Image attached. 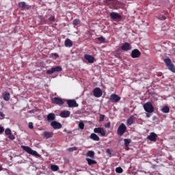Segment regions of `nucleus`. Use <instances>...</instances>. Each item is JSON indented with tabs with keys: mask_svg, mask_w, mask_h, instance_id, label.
I'll return each instance as SVG.
<instances>
[{
	"mask_svg": "<svg viewBox=\"0 0 175 175\" xmlns=\"http://www.w3.org/2000/svg\"><path fill=\"white\" fill-rule=\"evenodd\" d=\"M21 148H23V150H24V151L27 152V154H30V155H33V157H40V154H39V153H38V152L32 150V148H31L29 146H22Z\"/></svg>",
	"mask_w": 175,
	"mask_h": 175,
	"instance_id": "1",
	"label": "nucleus"
},
{
	"mask_svg": "<svg viewBox=\"0 0 175 175\" xmlns=\"http://www.w3.org/2000/svg\"><path fill=\"white\" fill-rule=\"evenodd\" d=\"M164 62L166 66L168 68L169 70H171V72L175 73V66L174 64L172 63V60L170 58H166L165 59H164Z\"/></svg>",
	"mask_w": 175,
	"mask_h": 175,
	"instance_id": "2",
	"label": "nucleus"
},
{
	"mask_svg": "<svg viewBox=\"0 0 175 175\" xmlns=\"http://www.w3.org/2000/svg\"><path fill=\"white\" fill-rule=\"evenodd\" d=\"M144 109L146 113H154V106H152V103L150 102L144 105Z\"/></svg>",
	"mask_w": 175,
	"mask_h": 175,
	"instance_id": "3",
	"label": "nucleus"
},
{
	"mask_svg": "<svg viewBox=\"0 0 175 175\" xmlns=\"http://www.w3.org/2000/svg\"><path fill=\"white\" fill-rule=\"evenodd\" d=\"M126 131V126L124 123H122L118 129V136H122Z\"/></svg>",
	"mask_w": 175,
	"mask_h": 175,
	"instance_id": "4",
	"label": "nucleus"
},
{
	"mask_svg": "<svg viewBox=\"0 0 175 175\" xmlns=\"http://www.w3.org/2000/svg\"><path fill=\"white\" fill-rule=\"evenodd\" d=\"M62 70V68L59 66L53 67L50 70H47L46 73V75H53V73H55V72H61Z\"/></svg>",
	"mask_w": 175,
	"mask_h": 175,
	"instance_id": "5",
	"label": "nucleus"
},
{
	"mask_svg": "<svg viewBox=\"0 0 175 175\" xmlns=\"http://www.w3.org/2000/svg\"><path fill=\"white\" fill-rule=\"evenodd\" d=\"M109 16L111 20H121L122 18L121 14L114 12H111L109 14Z\"/></svg>",
	"mask_w": 175,
	"mask_h": 175,
	"instance_id": "6",
	"label": "nucleus"
},
{
	"mask_svg": "<svg viewBox=\"0 0 175 175\" xmlns=\"http://www.w3.org/2000/svg\"><path fill=\"white\" fill-rule=\"evenodd\" d=\"M110 100L112 102V103H117L121 100V97L116 94H112L110 96Z\"/></svg>",
	"mask_w": 175,
	"mask_h": 175,
	"instance_id": "7",
	"label": "nucleus"
},
{
	"mask_svg": "<svg viewBox=\"0 0 175 175\" xmlns=\"http://www.w3.org/2000/svg\"><path fill=\"white\" fill-rule=\"evenodd\" d=\"M51 100L52 103H54L55 105H59V106H61L64 103V100L59 97H54Z\"/></svg>",
	"mask_w": 175,
	"mask_h": 175,
	"instance_id": "8",
	"label": "nucleus"
},
{
	"mask_svg": "<svg viewBox=\"0 0 175 175\" xmlns=\"http://www.w3.org/2000/svg\"><path fill=\"white\" fill-rule=\"evenodd\" d=\"M102 94H103V92L100 88H96L94 89L93 90L94 96H95L96 98H100V96H102Z\"/></svg>",
	"mask_w": 175,
	"mask_h": 175,
	"instance_id": "9",
	"label": "nucleus"
},
{
	"mask_svg": "<svg viewBox=\"0 0 175 175\" xmlns=\"http://www.w3.org/2000/svg\"><path fill=\"white\" fill-rule=\"evenodd\" d=\"M121 49L124 51H129V50H132V45L129 42H125L121 46Z\"/></svg>",
	"mask_w": 175,
	"mask_h": 175,
	"instance_id": "10",
	"label": "nucleus"
},
{
	"mask_svg": "<svg viewBox=\"0 0 175 175\" xmlns=\"http://www.w3.org/2000/svg\"><path fill=\"white\" fill-rule=\"evenodd\" d=\"M94 133H100L101 136H106V131H105V129L101 127L95 128L94 129Z\"/></svg>",
	"mask_w": 175,
	"mask_h": 175,
	"instance_id": "11",
	"label": "nucleus"
},
{
	"mask_svg": "<svg viewBox=\"0 0 175 175\" xmlns=\"http://www.w3.org/2000/svg\"><path fill=\"white\" fill-rule=\"evenodd\" d=\"M142 55V53L139 49H134L131 52L132 58H139Z\"/></svg>",
	"mask_w": 175,
	"mask_h": 175,
	"instance_id": "12",
	"label": "nucleus"
},
{
	"mask_svg": "<svg viewBox=\"0 0 175 175\" xmlns=\"http://www.w3.org/2000/svg\"><path fill=\"white\" fill-rule=\"evenodd\" d=\"M67 105L68 107H79V104H77L76 100H67Z\"/></svg>",
	"mask_w": 175,
	"mask_h": 175,
	"instance_id": "13",
	"label": "nucleus"
},
{
	"mask_svg": "<svg viewBox=\"0 0 175 175\" xmlns=\"http://www.w3.org/2000/svg\"><path fill=\"white\" fill-rule=\"evenodd\" d=\"M51 126H52L53 129H61V128H62V124L55 120L51 122Z\"/></svg>",
	"mask_w": 175,
	"mask_h": 175,
	"instance_id": "14",
	"label": "nucleus"
},
{
	"mask_svg": "<svg viewBox=\"0 0 175 175\" xmlns=\"http://www.w3.org/2000/svg\"><path fill=\"white\" fill-rule=\"evenodd\" d=\"M46 120L48 122H53L55 121V113H50L46 116Z\"/></svg>",
	"mask_w": 175,
	"mask_h": 175,
	"instance_id": "15",
	"label": "nucleus"
},
{
	"mask_svg": "<svg viewBox=\"0 0 175 175\" xmlns=\"http://www.w3.org/2000/svg\"><path fill=\"white\" fill-rule=\"evenodd\" d=\"M85 59L89 62V64H94V61H95V57L91 55L85 54L84 55Z\"/></svg>",
	"mask_w": 175,
	"mask_h": 175,
	"instance_id": "16",
	"label": "nucleus"
},
{
	"mask_svg": "<svg viewBox=\"0 0 175 175\" xmlns=\"http://www.w3.org/2000/svg\"><path fill=\"white\" fill-rule=\"evenodd\" d=\"M157 137H158V135L152 132L147 137V139L150 142H157Z\"/></svg>",
	"mask_w": 175,
	"mask_h": 175,
	"instance_id": "17",
	"label": "nucleus"
},
{
	"mask_svg": "<svg viewBox=\"0 0 175 175\" xmlns=\"http://www.w3.org/2000/svg\"><path fill=\"white\" fill-rule=\"evenodd\" d=\"M60 117L62 118H68L70 116V111H63L60 112Z\"/></svg>",
	"mask_w": 175,
	"mask_h": 175,
	"instance_id": "18",
	"label": "nucleus"
},
{
	"mask_svg": "<svg viewBox=\"0 0 175 175\" xmlns=\"http://www.w3.org/2000/svg\"><path fill=\"white\" fill-rule=\"evenodd\" d=\"M43 136L45 139H50V137H53L54 136V133L50 131H44L43 133Z\"/></svg>",
	"mask_w": 175,
	"mask_h": 175,
	"instance_id": "19",
	"label": "nucleus"
},
{
	"mask_svg": "<svg viewBox=\"0 0 175 175\" xmlns=\"http://www.w3.org/2000/svg\"><path fill=\"white\" fill-rule=\"evenodd\" d=\"M90 139H92V140H94V142H99V140H100V138H99L98 135L94 133L90 135Z\"/></svg>",
	"mask_w": 175,
	"mask_h": 175,
	"instance_id": "20",
	"label": "nucleus"
},
{
	"mask_svg": "<svg viewBox=\"0 0 175 175\" xmlns=\"http://www.w3.org/2000/svg\"><path fill=\"white\" fill-rule=\"evenodd\" d=\"M18 6L19 8H21L22 10H25V9H28V5H27V3L24 1L19 2Z\"/></svg>",
	"mask_w": 175,
	"mask_h": 175,
	"instance_id": "21",
	"label": "nucleus"
},
{
	"mask_svg": "<svg viewBox=\"0 0 175 175\" xmlns=\"http://www.w3.org/2000/svg\"><path fill=\"white\" fill-rule=\"evenodd\" d=\"M64 44L66 47H72V46H73V42H72V40H70V39L67 38L65 40Z\"/></svg>",
	"mask_w": 175,
	"mask_h": 175,
	"instance_id": "22",
	"label": "nucleus"
},
{
	"mask_svg": "<svg viewBox=\"0 0 175 175\" xmlns=\"http://www.w3.org/2000/svg\"><path fill=\"white\" fill-rule=\"evenodd\" d=\"M133 121H135V116H130L129 118L127 120L126 125L128 126H131V125L133 124Z\"/></svg>",
	"mask_w": 175,
	"mask_h": 175,
	"instance_id": "23",
	"label": "nucleus"
},
{
	"mask_svg": "<svg viewBox=\"0 0 175 175\" xmlns=\"http://www.w3.org/2000/svg\"><path fill=\"white\" fill-rule=\"evenodd\" d=\"M3 98L4 100H10V93L5 92L4 94H3Z\"/></svg>",
	"mask_w": 175,
	"mask_h": 175,
	"instance_id": "24",
	"label": "nucleus"
},
{
	"mask_svg": "<svg viewBox=\"0 0 175 175\" xmlns=\"http://www.w3.org/2000/svg\"><path fill=\"white\" fill-rule=\"evenodd\" d=\"M86 156L90 157V158H92V159H94V158H95V152L94 151L89 150L86 153Z\"/></svg>",
	"mask_w": 175,
	"mask_h": 175,
	"instance_id": "25",
	"label": "nucleus"
},
{
	"mask_svg": "<svg viewBox=\"0 0 175 175\" xmlns=\"http://www.w3.org/2000/svg\"><path fill=\"white\" fill-rule=\"evenodd\" d=\"M86 161L89 166H92V165H96V161L92 160L91 159L86 158Z\"/></svg>",
	"mask_w": 175,
	"mask_h": 175,
	"instance_id": "26",
	"label": "nucleus"
},
{
	"mask_svg": "<svg viewBox=\"0 0 175 175\" xmlns=\"http://www.w3.org/2000/svg\"><path fill=\"white\" fill-rule=\"evenodd\" d=\"M161 111L162 113H167L169 111H170V108H169L167 105H165L161 109Z\"/></svg>",
	"mask_w": 175,
	"mask_h": 175,
	"instance_id": "27",
	"label": "nucleus"
},
{
	"mask_svg": "<svg viewBox=\"0 0 175 175\" xmlns=\"http://www.w3.org/2000/svg\"><path fill=\"white\" fill-rule=\"evenodd\" d=\"M96 40H98V42H100V43H106V38H105V37H103V36L96 38Z\"/></svg>",
	"mask_w": 175,
	"mask_h": 175,
	"instance_id": "28",
	"label": "nucleus"
},
{
	"mask_svg": "<svg viewBox=\"0 0 175 175\" xmlns=\"http://www.w3.org/2000/svg\"><path fill=\"white\" fill-rule=\"evenodd\" d=\"M124 142L125 147H129V144H131V142H132V140L131 139H124Z\"/></svg>",
	"mask_w": 175,
	"mask_h": 175,
	"instance_id": "29",
	"label": "nucleus"
},
{
	"mask_svg": "<svg viewBox=\"0 0 175 175\" xmlns=\"http://www.w3.org/2000/svg\"><path fill=\"white\" fill-rule=\"evenodd\" d=\"M51 170H53V172H57L59 169V167H58V165H52L51 166Z\"/></svg>",
	"mask_w": 175,
	"mask_h": 175,
	"instance_id": "30",
	"label": "nucleus"
},
{
	"mask_svg": "<svg viewBox=\"0 0 175 175\" xmlns=\"http://www.w3.org/2000/svg\"><path fill=\"white\" fill-rule=\"evenodd\" d=\"M158 20H160L161 21H165V20H166V16H165L164 15H159L157 17Z\"/></svg>",
	"mask_w": 175,
	"mask_h": 175,
	"instance_id": "31",
	"label": "nucleus"
},
{
	"mask_svg": "<svg viewBox=\"0 0 175 175\" xmlns=\"http://www.w3.org/2000/svg\"><path fill=\"white\" fill-rule=\"evenodd\" d=\"M80 23V19H75L72 22V24L73 25H79Z\"/></svg>",
	"mask_w": 175,
	"mask_h": 175,
	"instance_id": "32",
	"label": "nucleus"
},
{
	"mask_svg": "<svg viewBox=\"0 0 175 175\" xmlns=\"http://www.w3.org/2000/svg\"><path fill=\"white\" fill-rule=\"evenodd\" d=\"M116 173L121 174L124 172V170H122V168L121 167H118L116 168Z\"/></svg>",
	"mask_w": 175,
	"mask_h": 175,
	"instance_id": "33",
	"label": "nucleus"
},
{
	"mask_svg": "<svg viewBox=\"0 0 175 175\" xmlns=\"http://www.w3.org/2000/svg\"><path fill=\"white\" fill-rule=\"evenodd\" d=\"M79 128L81 130L84 129V122L83 121L79 122Z\"/></svg>",
	"mask_w": 175,
	"mask_h": 175,
	"instance_id": "34",
	"label": "nucleus"
},
{
	"mask_svg": "<svg viewBox=\"0 0 175 175\" xmlns=\"http://www.w3.org/2000/svg\"><path fill=\"white\" fill-rule=\"evenodd\" d=\"M5 133L7 136H9V135L12 133V130H10V129H6L5 130Z\"/></svg>",
	"mask_w": 175,
	"mask_h": 175,
	"instance_id": "35",
	"label": "nucleus"
},
{
	"mask_svg": "<svg viewBox=\"0 0 175 175\" xmlns=\"http://www.w3.org/2000/svg\"><path fill=\"white\" fill-rule=\"evenodd\" d=\"M8 139H10V140H14V139H16V137L14 136V135H13L12 133L8 135Z\"/></svg>",
	"mask_w": 175,
	"mask_h": 175,
	"instance_id": "36",
	"label": "nucleus"
},
{
	"mask_svg": "<svg viewBox=\"0 0 175 175\" xmlns=\"http://www.w3.org/2000/svg\"><path fill=\"white\" fill-rule=\"evenodd\" d=\"M77 150V147H72V148H68V151H70V152H73V151H76Z\"/></svg>",
	"mask_w": 175,
	"mask_h": 175,
	"instance_id": "37",
	"label": "nucleus"
},
{
	"mask_svg": "<svg viewBox=\"0 0 175 175\" xmlns=\"http://www.w3.org/2000/svg\"><path fill=\"white\" fill-rule=\"evenodd\" d=\"M5 118V114H3V112H0V120H3Z\"/></svg>",
	"mask_w": 175,
	"mask_h": 175,
	"instance_id": "38",
	"label": "nucleus"
},
{
	"mask_svg": "<svg viewBox=\"0 0 175 175\" xmlns=\"http://www.w3.org/2000/svg\"><path fill=\"white\" fill-rule=\"evenodd\" d=\"M55 20V16H51V17H49V21H54Z\"/></svg>",
	"mask_w": 175,
	"mask_h": 175,
	"instance_id": "39",
	"label": "nucleus"
},
{
	"mask_svg": "<svg viewBox=\"0 0 175 175\" xmlns=\"http://www.w3.org/2000/svg\"><path fill=\"white\" fill-rule=\"evenodd\" d=\"M29 129H33V124L32 122L29 123Z\"/></svg>",
	"mask_w": 175,
	"mask_h": 175,
	"instance_id": "40",
	"label": "nucleus"
},
{
	"mask_svg": "<svg viewBox=\"0 0 175 175\" xmlns=\"http://www.w3.org/2000/svg\"><path fill=\"white\" fill-rule=\"evenodd\" d=\"M110 125H111V123H110V122H107V124H105L104 125V126H105V128L110 129Z\"/></svg>",
	"mask_w": 175,
	"mask_h": 175,
	"instance_id": "41",
	"label": "nucleus"
},
{
	"mask_svg": "<svg viewBox=\"0 0 175 175\" xmlns=\"http://www.w3.org/2000/svg\"><path fill=\"white\" fill-rule=\"evenodd\" d=\"M5 132V128L0 126V135L1 133H3Z\"/></svg>",
	"mask_w": 175,
	"mask_h": 175,
	"instance_id": "42",
	"label": "nucleus"
},
{
	"mask_svg": "<svg viewBox=\"0 0 175 175\" xmlns=\"http://www.w3.org/2000/svg\"><path fill=\"white\" fill-rule=\"evenodd\" d=\"M105 120V115H100V121L102 122Z\"/></svg>",
	"mask_w": 175,
	"mask_h": 175,
	"instance_id": "43",
	"label": "nucleus"
},
{
	"mask_svg": "<svg viewBox=\"0 0 175 175\" xmlns=\"http://www.w3.org/2000/svg\"><path fill=\"white\" fill-rule=\"evenodd\" d=\"M107 154H108V155H110V157H111V150H110V149H107Z\"/></svg>",
	"mask_w": 175,
	"mask_h": 175,
	"instance_id": "44",
	"label": "nucleus"
},
{
	"mask_svg": "<svg viewBox=\"0 0 175 175\" xmlns=\"http://www.w3.org/2000/svg\"><path fill=\"white\" fill-rule=\"evenodd\" d=\"M146 117H147L148 118H150L151 117V114H150V113H146Z\"/></svg>",
	"mask_w": 175,
	"mask_h": 175,
	"instance_id": "45",
	"label": "nucleus"
},
{
	"mask_svg": "<svg viewBox=\"0 0 175 175\" xmlns=\"http://www.w3.org/2000/svg\"><path fill=\"white\" fill-rule=\"evenodd\" d=\"M66 132H67V133H68V134H70V133H72V131H67L66 130H64Z\"/></svg>",
	"mask_w": 175,
	"mask_h": 175,
	"instance_id": "46",
	"label": "nucleus"
},
{
	"mask_svg": "<svg viewBox=\"0 0 175 175\" xmlns=\"http://www.w3.org/2000/svg\"><path fill=\"white\" fill-rule=\"evenodd\" d=\"M54 56H55V57H58V54L54 53Z\"/></svg>",
	"mask_w": 175,
	"mask_h": 175,
	"instance_id": "47",
	"label": "nucleus"
},
{
	"mask_svg": "<svg viewBox=\"0 0 175 175\" xmlns=\"http://www.w3.org/2000/svg\"><path fill=\"white\" fill-rule=\"evenodd\" d=\"M2 170V166H0V172Z\"/></svg>",
	"mask_w": 175,
	"mask_h": 175,
	"instance_id": "48",
	"label": "nucleus"
},
{
	"mask_svg": "<svg viewBox=\"0 0 175 175\" xmlns=\"http://www.w3.org/2000/svg\"><path fill=\"white\" fill-rule=\"evenodd\" d=\"M108 1H114V0H108Z\"/></svg>",
	"mask_w": 175,
	"mask_h": 175,
	"instance_id": "49",
	"label": "nucleus"
}]
</instances>
